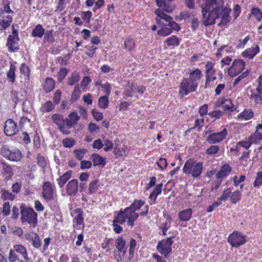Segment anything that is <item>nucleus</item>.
I'll return each mask as SVG.
<instances>
[{"instance_id": "nucleus-52", "label": "nucleus", "mask_w": 262, "mask_h": 262, "mask_svg": "<svg viewBox=\"0 0 262 262\" xmlns=\"http://www.w3.org/2000/svg\"><path fill=\"white\" fill-rule=\"evenodd\" d=\"M68 74V70L66 68L60 69L59 72L58 81L61 82Z\"/></svg>"}, {"instance_id": "nucleus-58", "label": "nucleus", "mask_w": 262, "mask_h": 262, "mask_svg": "<svg viewBox=\"0 0 262 262\" xmlns=\"http://www.w3.org/2000/svg\"><path fill=\"white\" fill-rule=\"evenodd\" d=\"M249 74L248 70L243 73L240 76L236 78L233 83V85H236L240 81L247 77Z\"/></svg>"}, {"instance_id": "nucleus-14", "label": "nucleus", "mask_w": 262, "mask_h": 262, "mask_svg": "<svg viewBox=\"0 0 262 262\" xmlns=\"http://www.w3.org/2000/svg\"><path fill=\"white\" fill-rule=\"evenodd\" d=\"M155 13L157 15L156 22L160 26H163V25H167V24L164 23L161 19L165 20L167 23L172 19L170 16L166 14L160 9L156 10Z\"/></svg>"}, {"instance_id": "nucleus-30", "label": "nucleus", "mask_w": 262, "mask_h": 262, "mask_svg": "<svg viewBox=\"0 0 262 262\" xmlns=\"http://www.w3.org/2000/svg\"><path fill=\"white\" fill-rule=\"evenodd\" d=\"M241 192L239 191L236 190L232 193L231 192L230 198V202L232 204H235L241 200Z\"/></svg>"}, {"instance_id": "nucleus-45", "label": "nucleus", "mask_w": 262, "mask_h": 262, "mask_svg": "<svg viewBox=\"0 0 262 262\" xmlns=\"http://www.w3.org/2000/svg\"><path fill=\"white\" fill-rule=\"evenodd\" d=\"M8 259L9 262H24L23 260H20L17 255L12 251H9Z\"/></svg>"}, {"instance_id": "nucleus-10", "label": "nucleus", "mask_w": 262, "mask_h": 262, "mask_svg": "<svg viewBox=\"0 0 262 262\" xmlns=\"http://www.w3.org/2000/svg\"><path fill=\"white\" fill-rule=\"evenodd\" d=\"M53 190L54 186L50 182L46 181L43 183L42 194L46 201L53 200Z\"/></svg>"}, {"instance_id": "nucleus-21", "label": "nucleus", "mask_w": 262, "mask_h": 262, "mask_svg": "<svg viewBox=\"0 0 262 262\" xmlns=\"http://www.w3.org/2000/svg\"><path fill=\"white\" fill-rule=\"evenodd\" d=\"M231 170V168L228 164H224L220 170L216 174L217 179H223L227 177Z\"/></svg>"}, {"instance_id": "nucleus-50", "label": "nucleus", "mask_w": 262, "mask_h": 262, "mask_svg": "<svg viewBox=\"0 0 262 262\" xmlns=\"http://www.w3.org/2000/svg\"><path fill=\"white\" fill-rule=\"evenodd\" d=\"M117 219V216L114 218V220H113V227H114V231L116 233H120L122 230H123V228L121 226H120V225H119L118 224H119L118 223V222H117V221H116Z\"/></svg>"}, {"instance_id": "nucleus-43", "label": "nucleus", "mask_w": 262, "mask_h": 262, "mask_svg": "<svg viewBox=\"0 0 262 262\" xmlns=\"http://www.w3.org/2000/svg\"><path fill=\"white\" fill-rule=\"evenodd\" d=\"M44 39H46L48 41L53 43L55 41V38L53 34V30H47L45 33Z\"/></svg>"}, {"instance_id": "nucleus-28", "label": "nucleus", "mask_w": 262, "mask_h": 262, "mask_svg": "<svg viewBox=\"0 0 262 262\" xmlns=\"http://www.w3.org/2000/svg\"><path fill=\"white\" fill-rule=\"evenodd\" d=\"M12 20V16L10 14H7V16L4 19L0 18V25L3 29H6L8 27Z\"/></svg>"}, {"instance_id": "nucleus-37", "label": "nucleus", "mask_w": 262, "mask_h": 262, "mask_svg": "<svg viewBox=\"0 0 262 262\" xmlns=\"http://www.w3.org/2000/svg\"><path fill=\"white\" fill-rule=\"evenodd\" d=\"M108 103V99L107 96H101L99 98L98 100L99 106L101 108H105L107 107Z\"/></svg>"}, {"instance_id": "nucleus-64", "label": "nucleus", "mask_w": 262, "mask_h": 262, "mask_svg": "<svg viewBox=\"0 0 262 262\" xmlns=\"http://www.w3.org/2000/svg\"><path fill=\"white\" fill-rule=\"evenodd\" d=\"M10 211V206L9 202H5L3 204V213L7 216L9 214Z\"/></svg>"}, {"instance_id": "nucleus-42", "label": "nucleus", "mask_w": 262, "mask_h": 262, "mask_svg": "<svg viewBox=\"0 0 262 262\" xmlns=\"http://www.w3.org/2000/svg\"><path fill=\"white\" fill-rule=\"evenodd\" d=\"M231 191L230 188L225 189L222 195L218 199L220 201H226L229 198H230Z\"/></svg>"}, {"instance_id": "nucleus-20", "label": "nucleus", "mask_w": 262, "mask_h": 262, "mask_svg": "<svg viewBox=\"0 0 262 262\" xmlns=\"http://www.w3.org/2000/svg\"><path fill=\"white\" fill-rule=\"evenodd\" d=\"M192 210L191 208L184 209L178 213L179 219L183 222L188 221L192 216Z\"/></svg>"}, {"instance_id": "nucleus-16", "label": "nucleus", "mask_w": 262, "mask_h": 262, "mask_svg": "<svg viewBox=\"0 0 262 262\" xmlns=\"http://www.w3.org/2000/svg\"><path fill=\"white\" fill-rule=\"evenodd\" d=\"M19 39L18 36L9 35L7 39V46L12 52H15L18 49V41Z\"/></svg>"}, {"instance_id": "nucleus-63", "label": "nucleus", "mask_w": 262, "mask_h": 262, "mask_svg": "<svg viewBox=\"0 0 262 262\" xmlns=\"http://www.w3.org/2000/svg\"><path fill=\"white\" fill-rule=\"evenodd\" d=\"M213 64L211 62H208L206 64V68H207L206 74L208 75H212L214 71L213 70Z\"/></svg>"}, {"instance_id": "nucleus-8", "label": "nucleus", "mask_w": 262, "mask_h": 262, "mask_svg": "<svg viewBox=\"0 0 262 262\" xmlns=\"http://www.w3.org/2000/svg\"><path fill=\"white\" fill-rule=\"evenodd\" d=\"M245 62L242 59H235L232 65L228 68V74L230 76H235L241 73L245 68Z\"/></svg>"}, {"instance_id": "nucleus-9", "label": "nucleus", "mask_w": 262, "mask_h": 262, "mask_svg": "<svg viewBox=\"0 0 262 262\" xmlns=\"http://www.w3.org/2000/svg\"><path fill=\"white\" fill-rule=\"evenodd\" d=\"M198 86V83H194L188 78L184 79L181 82L180 88L182 95H187L189 92L195 91Z\"/></svg>"}, {"instance_id": "nucleus-56", "label": "nucleus", "mask_w": 262, "mask_h": 262, "mask_svg": "<svg viewBox=\"0 0 262 262\" xmlns=\"http://www.w3.org/2000/svg\"><path fill=\"white\" fill-rule=\"evenodd\" d=\"M1 191L3 195H4L5 198L7 199L12 201L15 198V195L13 194L11 192H9L8 190L2 189Z\"/></svg>"}, {"instance_id": "nucleus-11", "label": "nucleus", "mask_w": 262, "mask_h": 262, "mask_svg": "<svg viewBox=\"0 0 262 262\" xmlns=\"http://www.w3.org/2000/svg\"><path fill=\"white\" fill-rule=\"evenodd\" d=\"M5 135L7 136H12L15 135L18 131L16 123L12 119H8L4 128Z\"/></svg>"}, {"instance_id": "nucleus-2", "label": "nucleus", "mask_w": 262, "mask_h": 262, "mask_svg": "<svg viewBox=\"0 0 262 262\" xmlns=\"http://www.w3.org/2000/svg\"><path fill=\"white\" fill-rule=\"evenodd\" d=\"M54 122L58 126L61 132L64 134H68V132L64 130L65 127L68 128L72 127L76 124L78 119V116H67L64 118L63 116H52Z\"/></svg>"}, {"instance_id": "nucleus-36", "label": "nucleus", "mask_w": 262, "mask_h": 262, "mask_svg": "<svg viewBox=\"0 0 262 262\" xmlns=\"http://www.w3.org/2000/svg\"><path fill=\"white\" fill-rule=\"evenodd\" d=\"M75 212L77 213V216L75 217L77 225H81L83 221V211L80 208L75 210Z\"/></svg>"}, {"instance_id": "nucleus-26", "label": "nucleus", "mask_w": 262, "mask_h": 262, "mask_svg": "<svg viewBox=\"0 0 262 262\" xmlns=\"http://www.w3.org/2000/svg\"><path fill=\"white\" fill-rule=\"evenodd\" d=\"M45 31L41 25H37L32 30V35L33 37L41 38L45 34Z\"/></svg>"}, {"instance_id": "nucleus-46", "label": "nucleus", "mask_w": 262, "mask_h": 262, "mask_svg": "<svg viewBox=\"0 0 262 262\" xmlns=\"http://www.w3.org/2000/svg\"><path fill=\"white\" fill-rule=\"evenodd\" d=\"M262 185V171L258 172L254 182V186L258 187Z\"/></svg>"}, {"instance_id": "nucleus-13", "label": "nucleus", "mask_w": 262, "mask_h": 262, "mask_svg": "<svg viewBox=\"0 0 262 262\" xmlns=\"http://www.w3.org/2000/svg\"><path fill=\"white\" fill-rule=\"evenodd\" d=\"M227 134V129L224 128L222 131L211 134L210 135L207 141L210 144H214L222 141L226 136Z\"/></svg>"}, {"instance_id": "nucleus-1", "label": "nucleus", "mask_w": 262, "mask_h": 262, "mask_svg": "<svg viewBox=\"0 0 262 262\" xmlns=\"http://www.w3.org/2000/svg\"><path fill=\"white\" fill-rule=\"evenodd\" d=\"M204 4L201 5L202 13L205 26L215 24V20L221 19L218 26H225L230 20L231 9L222 0H203Z\"/></svg>"}, {"instance_id": "nucleus-41", "label": "nucleus", "mask_w": 262, "mask_h": 262, "mask_svg": "<svg viewBox=\"0 0 262 262\" xmlns=\"http://www.w3.org/2000/svg\"><path fill=\"white\" fill-rule=\"evenodd\" d=\"M11 150L9 148L5 145H3L0 149V154L4 157L7 158L9 159Z\"/></svg>"}, {"instance_id": "nucleus-22", "label": "nucleus", "mask_w": 262, "mask_h": 262, "mask_svg": "<svg viewBox=\"0 0 262 262\" xmlns=\"http://www.w3.org/2000/svg\"><path fill=\"white\" fill-rule=\"evenodd\" d=\"M72 171H68L64 173L57 179L58 184L60 188H62L67 181L71 178Z\"/></svg>"}, {"instance_id": "nucleus-23", "label": "nucleus", "mask_w": 262, "mask_h": 262, "mask_svg": "<svg viewBox=\"0 0 262 262\" xmlns=\"http://www.w3.org/2000/svg\"><path fill=\"white\" fill-rule=\"evenodd\" d=\"M10 251L14 252V253L17 252L21 254L26 260H29V259L27 253V250L25 247L22 245H18L14 246L13 247V249H11Z\"/></svg>"}, {"instance_id": "nucleus-27", "label": "nucleus", "mask_w": 262, "mask_h": 262, "mask_svg": "<svg viewBox=\"0 0 262 262\" xmlns=\"http://www.w3.org/2000/svg\"><path fill=\"white\" fill-rule=\"evenodd\" d=\"M202 74L201 71L199 69H196L190 73L189 79L191 80L194 83H198V81L200 79Z\"/></svg>"}, {"instance_id": "nucleus-44", "label": "nucleus", "mask_w": 262, "mask_h": 262, "mask_svg": "<svg viewBox=\"0 0 262 262\" xmlns=\"http://www.w3.org/2000/svg\"><path fill=\"white\" fill-rule=\"evenodd\" d=\"M171 225V217L167 216V220L165 222L162 223L160 225V229L162 230L167 231Z\"/></svg>"}, {"instance_id": "nucleus-32", "label": "nucleus", "mask_w": 262, "mask_h": 262, "mask_svg": "<svg viewBox=\"0 0 262 262\" xmlns=\"http://www.w3.org/2000/svg\"><path fill=\"white\" fill-rule=\"evenodd\" d=\"M88 152V150L85 148H80L75 149L73 151L74 157L78 160H81L84 155Z\"/></svg>"}, {"instance_id": "nucleus-39", "label": "nucleus", "mask_w": 262, "mask_h": 262, "mask_svg": "<svg viewBox=\"0 0 262 262\" xmlns=\"http://www.w3.org/2000/svg\"><path fill=\"white\" fill-rule=\"evenodd\" d=\"M63 146L67 148H71L75 144V141L72 138H66L62 140Z\"/></svg>"}, {"instance_id": "nucleus-6", "label": "nucleus", "mask_w": 262, "mask_h": 262, "mask_svg": "<svg viewBox=\"0 0 262 262\" xmlns=\"http://www.w3.org/2000/svg\"><path fill=\"white\" fill-rule=\"evenodd\" d=\"M247 236L238 231H234L228 238V243L234 247H239L247 242Z\"/></svg>"}, {"instance_id": "nucleus-47", "label": "nucleus", "mask_w": 262, "mask_h": 262, "mask_svg": "<svg viewBox=\"0 0 262 262\" xmlns=\"http://www.w3.org/2000/svg\"><path fill=\"white\" fill-rule=\"evenodd\" d=\"M251 13L256 17L257 20L260 21L262 18V12L258 8L251 9Z\"/></svg>"}, {"instance_id": "nucleus-15", "label": "nucleus", "mask_w": 262, "mask_h": 262, "mask_svg": "<svg viewBox=\"0 0 262 262\" xmlns=\"http://www.w3.org/2000/svg\"><path fill=\"white\" fill-rule=\"evenodd\" d=\"M78 189V182L76 179H72L67 185L66 192L68 195H75Z\"/></svg>"}, {"instance_id": "nucleus-29", "label": "nucleus", "mask_w": 262, "mask_h": 262, "mask_svg": "<svg viewBox=\"0 0 262 262\" xmlns=\"http://www.w3.org/2000/svg\"><path fill=\"white\" fill-rule=\"evenodd\" d=\"M31 236L32 245L35 248H39L42 245V242L39 238V235L36 233H33Z\"/></svg>"}, {"instance_id": "nucleus-55", "label": "nucleus", "mask_w": 262, "mask_h": 262, "mask_svg": "<svg viewBox=\"0 0 262 262\" xmlns=\"http://www.w3.org/2000/svg\"><path fill=\"white\" fill-rule=\"evenodd\" d=\"M103 142V145L105 146L104 148H103V150L107 152L113 148V143L112 141L106 139L104 140Z\"/></svg>"}, {"instance_id": "nucleus-31", "label": "nucleus", "mask_w": 262, "mask_h": 262, "mask_svg": "<svg viewBox=\"0 0 262 262\" xmlns=\"http://www.w3.org/2000/svg\"><path fill=\"white\" fill-rule=\"evenodd\" d=\"M162 28L157 31L158 35L162 36H166L171 33L172 31L167 25H163V26H160Z\"/></svg>"}, {"instance_id": "nucleus-17", "label": "nucleus", "mask_w": 262, "mask_h": 262, "mask_svg": "<svg viewBox=\"0 0 262 262\" xmlns=\"http://www.w3.org/2000/svg\"><path fill=\"white\" fill-rule=\"evenodd\" d=\"M125 241L124 240L122 237L119 236L116 241L115 246L118 249V252L122 253V255L124 256L127 250V247L126 246Z\"/></svg>"}, {"instance_id": "nucleus-61", "label": "nucleus", "mask_w": 262, "mask_h": 262, "mask_svg": "<svg viewBox=\"0 0 262 262\" xmlns=\"http://www.w3.org/2000/svg\"><path fill=\"white\" fill-rule=\"evenodd\" d=\"M20 72L21 74H23L24 76H28L30 74L29 67L24 63L21 65L20 67Z\"/></svg>"}, {"instance_id": "nucleus-48", "label": "nucleus", "mask_w": 262, "mask_h": 262, "mask_svg": "<svg viewBox=\"0 0 262 262\" xmlns=\"http://www.w3.org/2000/svg\"><path fill=\"white\" fill-rule=\"evenodd\" d=\"M144 204V202L141 200L135 201L131 205L130 207L135 211L140 209L141 207Z\"/></svg>"}, {"instance_id": "nucleus-59", "label": "nucleus", "mask_w": 262, "mask_h": 262, "mask_svg": "<svg viewBox=\"0 0 262 262\" xmlns=\"http://www.w3.org/2000/svg\"><path fill=\"white\" fill-rule=\"evenodd\" d=\"M37 160L38 165L44 169L47 165V162L45 160V158L43 156H38Z\"/></svg>"}, {"instance_id": "nucleus-33", "label": "nucleus", "mask_w": 262, "mask_h": 262, "mask_svg": "<svg viewBox=\"0 0 262 262\" xmlns=\"http://www.w3.org/2000/svg\"><path fill=\"white\" fill-rule=\"evenodd\" d=\"M80 80V76L76 72H73L71 76L69 77L68 83L69 85H73L76 82Z\"/></svg>"}, {"instance_id": "nucleus-4", "label": "nucleus", "mask_w": 262, "mask_h": 262, "mask_svg": "<svg viewBox=\"0 0 262 262\" xmlns=\"http://www.w3.org/2000/svg\"><path fill=\"white\" fill-rule=\"evenodd\" d=\"M203 168L202 162H197L192 159H189L185 162L183 171L186 174H190L192 177L197 178L201 174Z\"/></svg>"}, {"instance_id": "nucleus-49", "label": "nucleus", "mask_w": 262, "mask_h": 262, "mask_svg": "<svg viewBox=\"0 0 262 262\" xmlns=\"http://www.w3.org/2000/svg\"><path fill=\"white\" fill-rule=\"evenodd\" d=\"M219 150V147L217 145H211L210 147L207 149L206 153L207 155H214L216 154Z\"/></svg>"}, {"instance_id": "nucleus-53", "label": "nucleus", "mask_w": 262, "mask_h": 262, "mask_svg": "<svg viewBox=\"0 0 262 262\" xmlns=\"http://www.w3.org/2000/svg\"><path fill=\"white\" fill-rule=\"evenodd\" d=\"M252 138L254 139L255 144H258L262 139V134L256 130L254 133L252 134Z\"/></svg>"}, {"instance_id": "nucleus-18", "label": "nucleus", "mask_w": 262, "mask_h": 262, "mask_svg": "<svg viewBox=\"0 0 262 262\" xmlns=\"http://www.w3.org/2000/svg\"><path fill=\"white\" fill-rule=\"evenodd\" d=\"M91 159L93 160L94 166L100 165L103 167L106 163V158L97 154H93L91 156Z\"/></svg>"}, {"instance_id": "nucleus-12", "label": "nucleus", "mask_w": 262, "mask_h": 262, "mask_svg": "<svg viewBox=\"0 0 262 262\" xmlns=\"http://www.w3.org/2000/svg\"><path fill=\"white\" fill-rule=\"evenodd\" d=\"M156 4L167 13L171 12L176 7L175 0H156Z\"/></svg>"}, {"instance_id": "nucleus-62", "label": "nucleus", "mask_w": 262, "mask_h": 262, "mask_svg": "<svg viewBox=\"0 0 262 262\" xmlns=\"http://www.w3.org/2000/svg\"><path fill=\"white\" fill-rule=\"evenodd\" d=\"M7 77L9 79L10 81L14 82L15 81V70L11 67L10 70L7 73Z\"/></svg>"}, {"instance_id": "nucleus-3", "label": "nucleus", "mask_w": 262, "mask_h": 262, "mask_svg": "<svg viewBox=\"0 0 262 262\" xmlns=\"http://www.w3.org/2000/svg\"><path fill=\"white\" fill-rule=\"evenodd\" d=\"M139 216L138 213L132 209L130 207H127L123 210H120L117 215L116 221L120 224H123L127 219V225L133 227L134 225V222Z\"/></svg>"}, {"instance_id": "nucleus-34", "label": "nucleus", "mask_w": 262, "mask_h": 262, "mask_svg": "<svg viewBox=\"0 0 262 262\" xmlns=\"http://www.w3.org/2000/svg\"><path fill=\"white\" fill-rule=\"evenodd\" d=\"M99 182L98 180H94L90 183L89 187V194H92L97 191L99 186Z\"/></svg>"}, {"instance_id": "nucleus-7", "label": "nucleus", "mask_w": 262, "mask_h": 262, "mask_svg": "<svg viewBox=\"0 0 262 262\" xmlns=\"http://www.w3.org/2000/svg\"><path fill=\"white\" fill-rule=\"evenodd\" d=\"M172 237H169L166 239L160 241L157 245V249L161 254L167 258L168 254L171 252V245L173 242L172 240Z\"/></svg>"}, {"instance_id": "nucleus-60", "label": "nucleus", "mask_w": 262, "mask_h": 262, "mask_svg": "<svg viewBox=\"0 0 262 262\" xmlns=\"http://www.w3.org/2000/svg\"><path fill=\"white\" fill-rule=\"evenodd\" d=\"M157 164L161 169H164L167 166V160L165 158L159 159Z\"/></svg>"}, {"instance_id": "nucleus-5", "label": "nucleus", "mask_w": 262, "mask_h": 262, "mask_svg": "<svg viewBox=\"0 0 262 262\" xmlns=\"http://www.w3.org/2000/svg\"><path fill=\"white\" fill-rule=\"evenodd\" d=\"M21 221L23 223L27 222L31 226L35 228L37 224V214L32 208H28L21 205Z\"/></svg>"}, {"instance_id": "nucleus-51", "label": "nucleus", "mask_w": 262, "mask_h": 262, "mask_svg": "<svg viewBox=\"0 0 262 262\" xmlns=\"http://www.w3.org/2000/svg\"><path fill=\"white\" fill-rule=\"evenodd\" d=\"M54 107V106L52 102L50 101H49L45 103L42 109L43 112H49L53 110Z\"/></svg>"}, {"instance_id": "nucleus-40", "label": "nucleus", "mask_w": 262, "mask_h": 262, "mask_svg": "<svg viewBox=\"0 0 262 262\" xmlns=\"http://www.w3.org/2000/svg\"><path fill=\"white\" fill-rule=\"evenodd\" d=\"M124 45L125 48L132 51L135 48V43L133 39L129 38L124 41Z\"/></svg>"}, {"instance_id": "nucleus-25", "label": "nucleus", "mask_w": 262, "mask_h": 262, "mask_svg": "<svg viewBox=\"0 0 262 262\" xmlns=\"http://www.w3.org/2000/svg\"><path fill=\"white\" fill-rule=\"evenodd\" d=\"M55 83L53 79L48 77L46 79L44 83V91L46 93L51 92L55 87Z\"/></svg>"}, {"instance_id": "nucleus-24", "label": "nucleus", "mask_w": 262, "mask_h": 262, "mask_svg": "<svg viewBox=\"0 0 262 262\" xmlns=\"http://www.w3.org/2000/svg\"><path fill=\"white\" fill-rule=\"evenodd\" d=\"M23 157L21 152L17 149H14V150H11L10 155L9 158V160L12 161H19Z\"/></svg>"}, {"instance_id": "nucleus-19", "label": "nucleus", "mask_w": 262, "mask_h": 262, "mask_svg": "<svg viewBox=\"0 0 262 262\" xmlns=\"http://www.w3.org/2000/svg\"><path fill=\"white\" fill-rule=\"evenodd\" d=\"M259 52V48L258 45L254 47H251L247 49L243 52L242 55L244 57H248L249 59H252Z\"/></svg>"}, {"instance_id": "nucleus-35", "label": "nucleus", "mask_w": 262, "mask_h": 262, "mask_svg": "<svg viewBox=\"0 0 262 262\" xmlns=\"http://www.w3.org/2000/svg\"><path fill=\"white\" fill-rule=\"evenodd\" d=\"M165 42L166 43L168 46H179L180 42L179 39L176 36L172 35L170 37H168Z\"/></svg>"}, {"instance_id": "nucleus-57", "label": "nucleus", "mask_w": 262, "mask_h": 262, "mask_svg": "<svg viewBox=\"0 0 262 262\" xmlns=\"http://www.w3.org/2000/svg\"><path fill=\"white\" fill-rule=\"evenodd\" d=\"M80 93V88L78 85L75 86L74 91L72 94V99L75 100L79 97Z\"/></svg>"}, {"instance_id": "nucleus-38", "label": "nucleus", "mask_w": 262, "mask_h": 262, "mask_svg": "<svg viewBox=\"0 0 262 262\" xmlns=\"http://www.w3.org/2000/svg\"><path fill=\"white\" fill-rule=\"evenodd\" d=\"M163 184L162 183L158 184L156 186V188L154 189V191L151 193L149 195L150 198H152L155 196V200L156 199L157 196L161 192L162 187Z\"/></svg>"}, {"instance_id": "nucleus-54", "label": "nucleus", "mask_w": 262, "mask_h": 262, "mask_svg": "<svg viewBox=\"0 0 262 262\" xmlns=\"http://www.w3.org/2000/svg\"><path fill=\"white\" fill-rule=\"evenodd\" d=\"M168 27L171 29V30H174L178 31L180 30V27L178 24L173 20V19L170 20L168 23L167 24Z\"/></svg>"}]
</instances>
